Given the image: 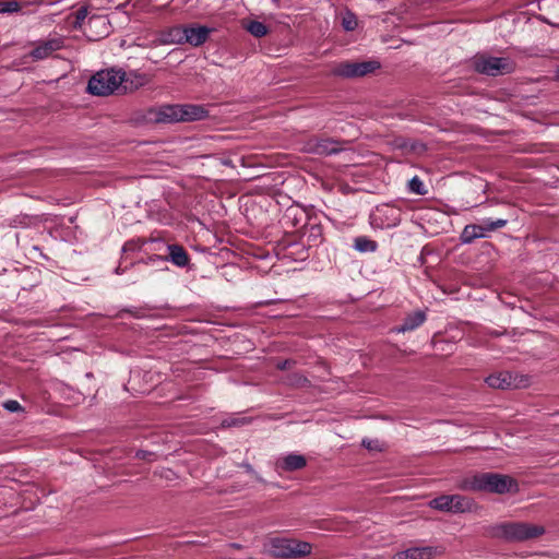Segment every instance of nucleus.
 I'll list each match as a JSON object with an SVG mask.
<instances>
[{
	"label": "nucleus",
	"mask_w": 559,
	"mask_h": 559,
	"mask_svg": "<svg viewBox=\"0 0 559 559\" xmlns=\"http://www.w3.org/2000/svg\"><path fill=\"white\" fill-rule=\"evenodd\" d=\"M442 552V547H414L404 551V559H431L432 557L441 555Z\"/></svg>",
	"instance_id": "obj_14"
},
{
	"label": "nucleus",
	"mask_w": 559,
	"mask_h": 559,
	"mask_svg": "<svg viewBox=\"0 0 559 559\" xmlns=\"http://www.w3.org/2000/svg\"><path fill=\"white\" fill-rule=\"evenodd\" d=\"M307 465V460L301 454L290 453L276 461L275 467L278 472H295L302 469Z\"/></svg>",
	"instance_id": "obj_13"
},
{
	"label": "nucleus",
	"mask_w": 559,
	"mask_h": 559,
	"mask_svg": "<svg viewBox=\"0 0 559 559\" xmlns=\"http://www.w3.org/2000/svg\"><path fill=\"white\" fill-rule=\"evenodd\" d=\"M21 9L17 0H0V13H13Z\"/></svg>",
	"instance_id": "obj_27"
},
{
	"label": "nucleus",
	"mask_w": 559,
	"mask_h": 559,
	"mask_svg": "<svg viewBox=\"0 0 559 559\" xmlns=\"http://www.w3.org/2000/svg\"><path fill=\"white\" fill-rule=\"evenodd\" d=\"M288 383L297 388H307L310 385V381L300 373H294L288 377Z\"/></svg>",
	"instance_id": "obj_30"
},
{
	"label": "nucleus",
	"mask_w": 559,
	"mask_h": 559,
	"mask_svg": "<svg viewBox=\"0 0 559 559\" xmlns=\"http://www.w3.org/2000/svg\"><path fill=\"white\" fill-rule=\"evenodd\" d=\"M425 321H426L425 312L421 310H418V311L407 314L406 318L404 319L403 323L400 326L394 328V331L397 333L414 331L417 328H419L421 324H424Z\"/></svg>",
	"instance_id": "obj_16"
},
{
	"label": "nucleus",
	"mask_w": 559,
	"mask_h": 559,
	"mask_svg": "<svg viewBox=\"0 0 559 559\" xmlns=\"http://www.w3.org/2000/svg\"><path fill=\"white\" fill-rule=\"evenodd\" d=\"M452 495H442L429 502L432 509L445 512H452Z\"/></svg>",
	"instance_id": "obj_24"
},
{
	"label": "nucleus",
	"mask_w": 559,
	"mask_h": 559,
	"mask_svg": "<svg viewBox=\"0 0 559 559\" xmlns=\"http://www.w3.org/2000/svg\"><path fill=\"white\" fill-rule=\"evenodd\" d=\"M485 234L481 231L479 224L466 225L461 235V240L464 243H471L476 238H484Z\"/></svg>",
	"instance_id": "obj_19"
},
{
	"label": "nucleus",
	"mask_w": 559,
	"mask_h": 559,
	"mask_svg": "<svg viewBox=\"0 0 559 559\" xmlns=\"http://www.w3.org/2000/svg\"><path fill=\"white\" fill-rule=\"evenodd\" d=\"M239 424H242V419L241 420H234L233 423H227V426L239 425Z\"/></svg>",
	"instance_id": "obj_37"
},
{
	"label": "nucleus",
	"mask_w": 559,
	"mask_h": 559,
	"mask_svg": "<svg viewBox=\"0 0 559 559\" xmlns=\"http://www.w3.org/2000/svg\"><path fill=\"white\" fill-rule=\"evenodd\" d=\"M362 444H364L366 448H368V449H372V443H371V441H366V440H364V441H362Z\"/></svg>",
	"instance_id": "obj_36"
},
{
	"label": "nucleus",
	"mask_w": 559,
	"mask_h": 559,
	"mask_svg": "<svg viewBox=\"0 0 559 559\" xmlns=\"http://www.w3.org/2000/svg\"><path fill=\"white\" fill-rule=\"evenodd\" d=\"M152 456H154V453H152V452H147V451H143V450H140L136 452V457L142 459V460L151 461Z\"/></svg>",
	"instance_id": "obj_34"
},
{
	"label": "nucleus",
	"mask_w": 559,
	"mask_h": 559,
	"mask_svg": "<svg viewBox=\"0 0 559 559\" xmlns=\"http://www.w3.org/2000/svg\"><path fill=\"white\" fill-rule=\"evenodd\" d=\"M294 361L290 359L282 360L277 364V369L280 370H287L293 366Z\"/></svg>",
	"instance_id": "obj_33"
},
{
	"label": "nucleus",
	"mask_w": 559,
	"mask_h": 559,
	"mask_svg": "<svg viewBox=\"0 0 559 559\" xmlns=\"http://www.w3.org/2000/svg\"><path fill=\"white\" fill-rule=\"evenodd\" d=\"M130 313L132 316H134L135 318H141L142 316L139 313V312H135V311H132L131 309H123L119 314L118 317L121 318V313Z\"/></svg>",
	"instance_id": "obj_35"
},
{
	"label": "nucleus",
	"mask_w": 559,
	"mask_h": 559,
	"mask_svg": "<svg viewBox=\"0 0 559 559\" xmlns=\"http://www.w3.org/2000/svg\"><path fill=\"white\" fill-rule=\"evenodd\" d=\"M63 47V40L59 37L40 41L32 51L31 57L35 60H43Z\"/></svg>",
	"instance_id": "obj_12"
},
{
	"label": "nucleus",
	"mask_w": 559,
	"mask_h": 559,
	"mask_svg": "<svg viewBox=\"0 0 559 559\" xmlns=\"http://www.w3.org/2000/svg\"><path fill=\"white\" fill-rule=\"evenodd\" d=\"M342 148L338 142L328 138H311L305 143L304 151L317 155H332L336 154Z\"/></svg>",
	"instance_id": "obj_8"
},
{
	"label": "nucleus",
	"mask_w": 559,
	"mask_h": 559,
	"mask_svg": "<svg viewBox=\"0 0 559 559\" xmlns=\"http://www.w3.org/2000/svg\"><path fill=\"white\" fill-rule=\"evenodd\" d=\"M129 79L127 73L122 70L108 69L95 73L88 81L87 91L92 95L107 96L115 92L127 93L136 88L132 82L129 86Z\"/></svg>",
	"instance_id": "obj_2"
},
{
	"label": "nucleus",
	"mask_w": 559,
	"mask_h": 559,
	"mask_svg": "<svg viewBox=\"0 0 559 559\" xmlns=\"http://www.w3.org/2000/svg\"><path fill=\"white\" fill-rule=\"evenodd\" d=\"M460 488L466 491H485L498 495L516 493L519 483L509 475L485 472L464 478Z\"/></svg>",
	"instance_id": "obj_1"
},
{
	"label": "nucleus",
	"mask_w": 559,
	"mask_h": 559,
	"mask_svg": "<svg viewBox=\"0 0 559 559\" xmlns=\"http://www.w3.org/2000/svg\"><path fill=\"white\" fill-rule=\"evenodd\" d=\"M507 224L508 219L506 218H485L479 223V227L481 228V231L485 234L486 237L488 233L503 228Z\"/></svg>",
	"instance_id": "obj_23"
},
{
	"label": "nucleus",
	"mask_w": 559,
	"mask_h": 559,
	"mask_svg": "<svg viewBox=\"0 0 559 559\" xmlns=\"http://www.w3.org/2000/svg\"><path fill=\"white\" fill-rule=\"evenodd\" d=\"M95 20H96V19H94V17L90 19V23H91V22H93V21H95Z\"/></svg>",
	"instance_id": "obj_38"
},
{
	"label": "nucleus",
	"mask_w": 559,
	"mask_h": 559,
	"mask_svg": "<svg viewBox=\"0 0 559 559\" xmlns=\"http://www.w3.org/2000/svg\"><path fill=\"white\" fill-rule=\"evenodd\" d=\"M87 15L88 10L86 7L79 8L74 13V27H81Z\"/></svg>",
	"instance_id": "obj_31"
},
{
	"label": "nucleus",
	"mask_w": 559,
	"mask_h": 559,
	"mask_svg": "<svg viewBox=\"0 0 559 559\" xmlns=\"http://www.w3.org/2000/svg\"><path fill=\"white\" fill-rule=\"evenodd\" d=\"M451 506L453 513H463L472 509L473 501L472 499L461 495H452Z\"/></svg>",
	"instance_id": "obj_21"
},
{
	"label": "nucleus",
	"mask_w": 559,
	"mask_h": 559,
	"mask_svg": "<svg viewBox=\"0 0 559 559\" xmlns=\"http://www.w3.org/2000/svg\"><path fill=\"white\" fill-rule=\"evenodd\" d=\"M538 8L555 19L559 17V0H538Z\"/></svg>",
	"instance_id": "obj_25"
},
{
	"label": "nucleus",
	"mask_w": 559,
	"mask_h": 559,
	"mask_svg": "<svg viewBox=\"0 0 559 559\" xmlns=\"http://www.w3.org/2000/svg\"><path fill=\"white\" fill-rule=\"evenodd\" d=\"M211 32L212 29L204 25L185 26L183 44L199 47L207 40Z\"/></svg>",
	"instance_id": "obj_11"
},
{
	"label": "nucleus",
	"mask_w": 559,
	"mask_h": 559,
	"mask_svg": "<svg viewBox=\"0 0 559 559\" xmlns=\"http://www.w3.org/2000/svg\"><path fill=\"white\" fill-rule=\"evenodd\" d=\"M354 248L359 252H374L378 243L366 236H359L354 239Z\"/></svg>",
	"instance_id": "obj_22"
},
{
	"label": "nucleus",
	"mask_w": 559,
	"mask_h": 559,
	"mask_svg": "<svg viewBox=\"0 0 559 559\" xmlns=\"http://www.w3.org/2000/svg\"><path fill=\"white\" fill-rule=\"evenodd\" d=\"M243 28L255 38L264 37L269 33L267 26L259 21L251 20L242 24Z\"/></svg>",
	"instance_id": "obj_20"
},
{
	"label": "nucleus",
	"mask_w": 559,
	"mask_h": 559,
	"mask_svg": "<svg viewBox=\"0 0 559 559\" xmlns=\"http://www.w3.org/2000/svg\"><path fill=\"white\" fill-rule=\"evenodd\" d=\"M486 383L493 389H509L512 385V377L508 372L490 374Z\"/></svg>",
	"instance_id": "obj_18"
},
{
	"label": "nucleus",
	"mask_w": 559,
	"mask_h": 559,
	"mask_svg": "<svg viewBox=\"0 0 559 559\" xmlns=\"http://www.w3.org/2000/svg\"><path fill=\"white\" fill-rule=\"evenodd\" d=\"M185 35V26L176 25L160 32L159 40L165 45H182Z\"/></svg>",
	"instance_id": "obj_15"
},
{
	"label": "nucleus",
	"mask_w": 559,
	"mask_h": 559,
	"mask_svg": "<svg viewBox=\"0 0 559 559\" xmlns=\"http://www.w3.org/2000/svg\"><path fill=\"white\" fill-rule=\"evenodd\" d=\"M181 121L202 120L209 117V111L201 105H181Z\"/></svg>",
	"instance_id": "obj_17"
},
{
	"label": "nucleus",
	"mask_w": 559,
	"mask_h": 559,
	"mask_svg": "<svg viewBox=\"0 0 559 559\" xmlns=\"http://www.w3.org/2000/svg\"><path fill=\"white\" fill-rule=\"evenodd\" d=\"M544 533L545 528L543 526L524 522H504L497 524L491 528V535L493 537L501 538L510 543L535 539Z\"/></svg>",
	"instance_id": "obj_3"
},
{
	"label": "nucleus",
	"mask_w": 559,
	"mask_h": 559,
	"mask_svg": "<svg viewBox=\"0 0 559 559\" xmlns=\"http://www.w3.org/2000/svg\"><path fill=\"white\" fill-rule=\"evenodd\" d=\"M380 68L377 60H345L332 66L331 74L342 79H357L373 73Z\"/></svg>",
	"instance_id": "obj_5"
},
{
	"label": "nucleus",
	"mask_w": 559,
	"mask_h": 559,
	"mask_svg": "<svg viewBox=\"0 0 559 559\" xmlns=\"http://www.w3.org/2000/svg\"><path fill=\"white\" fill-rule=\"evenodd\" d=\"M358 25L357 17L352 12H346L342 19V26L345 31L352 32Z\"/></svg>",
	"instance_id": "obj_28"
},
{
	"label": "nucleus",
	"mask_w": 559,
	"mask_h": 559,
	"mask_svg": "<svg viewBox=\"0 0 559 559\" xmlns=\"http://www.w3.org/2000/svg\"><path fill=\"white\" fill-rule=\"evenodd\" d=\"M472 67L476 72L490 76L511 73L514 70V63L509 58L491 57L485 53L474 56Z\"/></svg>",
	"instance_id": "obj_4"
},
{
	"label": "nucleus",
	"mask_w": 559,
	"mask_h": 559,
	"mask_svg": "<svg viewBox=\"0 0 559 559\" xmlns=\"http://www.w3.org/2000/svg\"><path fill=\"white\" fill-rule=\"evenodd\" d=\"M3 407L11 412V413H16V412H23L24 408L22 407V405L15 401V400H8L3 403Z\"/></svg>",
	"instance_id": "obj_32"
},
{
	"label": "nucleus",
	"mask_w": 559,
	"mask_h": 559,
	"mask_svg": "<svg viewBox=\"0 0 559 559\" xmlns=\"http://www.w3.org/2000/svg\"><path fill=\"white\" fill-rule=\"evenodd\" d=\"M272 548L274 556L281 559L304 558L312 550L311 544L289 538H274Z\"/></svg>",
	"instance_id": "obj_6"
},
{
	"label": "nucleus",
	"mask_w": 559,
	"mask_h": 559,
	"mask_svg": "<svg viewBox=\"0 0 559 559\" xmlns=\"http://www.w3.org/2000/svg\"><path fill=\"white\" fill-rule=\"evenodd\" d=\"M168 254L163 255H152L150 258L151 261L155 260H163V261H170L174 265L178 267H186L190 264L191 258L188 253V251L185 249L183 246L179 243H170L167 246Z\"/></svg>",
	"instance_id": "obj_9"
},
{
	"label": "nucleus",
	"mask_w": 559,
	"mask_h": 559,
	"mask_svg": "<svg viewBox=\"0 0 559 559\" xmlns=\"http://www.w3.org/2000/svg\"><path fill=\"white\" fill-rule=\"evenodd\" d=\"M181 105H164L156 109L148 110V120L154 122L181 121Z\"/></svg>",
	"instance_id": "obj_10"
},
{
	"label": "nucleus",
	"mask_w": 559,
	"mask_h": 559,
	"mask_svg": "<svg viewBox=\"0 0 559 559\" xmlns=\"http://www.w3.org/2000/svg\"><path fill=\"white\" fill-rule=\"evenodd\" d=\"M146 243V240L143 238L130 239L124 242L122 247L123 252H134L141 250V248Z\"/></svg>",
	"instance_id": "obj_29"
},
{
	"label": "nucleus",
	"mask_w": 559,
	"mask_h": 559,
	"mask_svg": "<svg viewBox=\"0 0 559 559\" xmlns=\"http://www.w3.org/2000/svg\"><path fill=\"white\" fill-rule=\"evenodd\" d=\"M408 189L411 192L425 195L427 193V189L425 188L424 182L419 177L415 176L408 181Z\"/></svg>",
	"instance_id": "obj_26"
},
{
	"label": "nucleus",
	"mask_w": 559,
	"mask_h": 559,
	"mask_svg": "<svg viewBox=\"0 0 559 559\" xmlns=\"http://www.w3.org/2000/svg\"><path fill=\"white\" fill-rule=\"evenodd\" d=\"M371 225L376 228L388 229L400 225L402 210L395 205L381 204L370 216Z\"/></svg>",
	"instance_id": "obj_7"
}]
</instances>
